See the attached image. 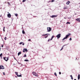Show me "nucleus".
Instances as JSON below:
<instances>
[{
	"label": "nucleus",
	"instance_id": "obj_9",
	"mask_svg": "<svg viewBox=\"0 0 80 80\" xmlns=\"http://www.w3.org/2000/svg\"><path fill=\"white\" fill-rule=\"evenodd\" d=\"M0 69H5V68L3 66L1 65L0 66Z\"/></svg>",
	"mask_w": 80,
	"mask_h": 80
},
{
	"label": "nucleus",
	"instance_id": "obj_22",
	"mask_svg": "<svg viewBox=\"0 0 80 80\" xmlns=\"http://www.w3.org/2000/svg\"><path fill=\"white\" fill-rule=\"evenodd\" d=\"M24 61H25V62H28V60L27 59H25Z\"/></svg>",
	"mask_w": 80,
	"mask_h": 80
},
{
	"label": "nucleus",
	"instance_id": "obj_41",
	"mask_svg": "<svg viewBox=\"0 0 80 80\" xmlns=\"http://www.w3.org/2000/svg\"><path fill=\"white\" fill-rule=\"evenodd\" d=\"M25 45V44H24V43H23L22 45Z\"/></svg>",
	"mask_w": 80,
	"mask_h": 80
},
{
	"label": "nucleus",
	"instance_id": "obj_24",
	"mask_svg": "<svg viewBox=\"0 0 80 80\" xmlns=\"http://www.w3.org/2000/svg\"><path fill=\"white\" fill-rule=\"evenodd\" d=\"M15 16H16V17H17V16H18V14H15Z\"/></svg>",
	"mask_w": 80,
	"mask_h": 80
},
{
	"label": "nucleus",
	"instance_id": "obj_13",
	"mask_svg": "<svg viewBox=\"0 0 80 80\" xmlns=\"http://www.w3.org/2000/svg\"><path fill=\"white\" fill-rule=\"evenodd\" d=\"M21 52H20L18 53V56H19L20 54H21Z\"/></svg>",
	"mask_w": 80,
	"mask_h": 80
},
{
	"label": "nucleus",
	"instance_id": "obj_31",
	"mask_svg": "<svg viewBox=\"0 0 80 80\" xmlns=\"http://www.w3.org/2000/svg\"><path fill=\"white\" fill-rule=\"evenodd\" d=\"M54 37V36H52V38H52V39H53V38Z\"/></svg>",
	"mask_w": 80,
	"mask_h": 80
},
{
	"label": "nucleus",
	"instance_id": "obj_40",
	"mask_svg": "<svg viewBox=\"0 0 80 80\" xmlns=\"http://www.w3.org/2000/svg\"><path fill=\"white\" fill-rule=\"evenodd\" d=\"M48 41L50 42V39L48 40Z\"/></svg>",
	"mask_w": 80,
	"mask_h": 80
},
{
	"label": "nucleus",
	"instance_id": "obj_34",
	"mask_svg": "<svg viewBox=\"0 0 80 80\" xmlns=\"http://www.w3.org/2000/svg\"><path fill=\"white\" fill-rule=\"evenodd\" d=\"M22 2H25V0H23Z\"/></svg>",
	"mask_w": 80,
	"mask_h": 80
},
{
	"label": "nucleus",
	"instance_id": "obj_47",
	"mask_svg": "<svg viewBox=\"0 0 80 80\" xmlns=\"http://www.w3.org/2000/svg\"><path fill=\"white\" fill-rule=\"evenodd\" d=\"M79 7H80V6H79Z\"/></svg>",
	"mask_w": 80,
	"mask_h": 80
},
{
	"label": "nucleus",
	"instance_id": "obj_17",
	"mask_svg": "<svg viewBox=\"0 0 80 80\" xmlns=\"http://www.w3.org/2000/svg\"><path fill=\"white\" fill-rule=\"evenodd\" d=\"M63 9H67V6H64Z\"/></svg>",
	"mask_w": 80,
	"mask_h": 80
},
{
	"label": "nucleus",
	"instance_id": "obj_20",
	"mask_svg": "<svg viewBox=\"0 0 80 80\" xmlns=\"http://www.w3.org/2000/svg\"><path fill=\"white\" fill-rule=\"evenodd\" d=\"M54 75L56 77H57V73H56V72L54 73Z\"/></svg>",
	"mask_w": 80,
	"mask_h": 80
},
{
	"label": "nucleus",
	"instance_id": "obj_38",
	"mask_svg": "<svg viewBox=\"0 0 80 80\" xmlns=\"http://www.w3.org/2000/svg\"><path fill=\"white\" fill-rule=\"evenodd\" d=\"M53 39L52 38H51L50 39V40H52Z\"/></svg>",
	"mask_w": 80,
	"mask_h": 80
},
{
	"label": "nucleus",
	"instance_id": "obj_14",
	"mask_svg": "<svg viewBox=\"0 0 80 80\" xmlns=\"http://www.w3.org/2000/svg\"><path fill=\"white\" fill-rule=\"evenodd\" d=\"M17 77H22V74L19 75H18Z\"/></svg>",
	"mask_w": 80,
	"mask_h": 80
},
{
	"label": "nucleus",
	"instance_id": "obj_45",
	"mask_svg": "<svg viewBox=\"0 0 80 80\" xmlns=\"http://www.w3.org/2000/svg\"><path fill=\"white\" fill-rule=\"evenodd\" d=\"M75 15H77V14H75Z\"/></svg>",
	"mask_w": 80,
	"mask_h": 80
},
{
	"label": "nucleus",
	"instance_id": "obj_23",
	"mask_svg": "<svg viewBox=\"0 0 80 80\" xmlns=\"http://www.w3.org/2000/svg\"><path fill=\"white\" fill-rule=\"evenodd\" d=\"M7 3L8 5H10V3L9 2H8Z\"/></svg>",
	"mask_w": 80,
	"mask_h": 80
},
{
	"label": "nucleus",
	"instance_id": "obj_37",
	"mask_svg": "<svg viewBox=\"0 0 80 80\" xmlns=\"http://www.w3.org/2000/svg\"><path fill=\"white\" fill-rule=\"evenodd\" d=\"M2 47H3V45H2V46H1Z\"/></svg>",
	"mask_w": 80,
	"mask_h": 80
},
{
	"label": "nucleus",
	"instance_id": "obj_26",
	"mask_svg": "<svg viewBox=\"0 0 80 80\" xmlns=\"http://www.w3.org/2000/svg\"><path fill=\"white\" fill-rule=\"evenodd\" d=\"M63 47H64V46H63V47H62V48H61V49L60 50V51H61V50H63Z\"/></svg>",
	"mask_w": 80,
	"mask_h": 80
},
{
	"label": "nucleus",
	"instance_id": "obj_12",
	"mask_svg": "<svg viewBox=\"0 0 80 80\" xmlns=\"http://www.w3.org/2000/svg\"><path fill=\"white\" fill-rule=\"evenodd\" d=\"M78 80H80V74L78 75Z\"/></svg>",
	"mask_w": 80,
	"mask_h": 80
},
{
	"label": "nucleus",
	"instance_id": "obj_48",
	"mask_svg": "<svg viewBox=\"0 0 80 80\" xmlns=\"http://www.w3.org/2000/svg\"><path fill=\"white\" fill-rule=\"evenodd\" d=\"M16 77H17V76H16Z\"/></svg>",
	"mask_w": 80,
	"mask_h": 80
},
{
	"label": "nucleus",
	"instance_id": "obj_29",
	"mask_svg": "<svg viewBox=\"0 0 80 80\" xmlns=\"http://www.w3.org/2000/svg\"><path fill=\"white\" fill-rule=\"evenodd\" d=\"M4 39V40H7V37H5Z\"/></svg>",
	"mask_w": 80,
	"mask_h": 80
},
{
	"label": "nucleus",
	"instance_id": "obj_35",
	"mask_svg": "<svg viewBox=\"0 0 80 80\" xmlns=\"http://www.w3.org/2000/svg\"><path fill=\"white\" fill-rule=\"evenodd\" d=\"M69 40H72V38H70L69 39Z\"/></svg>",
	"mask_w": 80,
	"mask_h": 80
},
{
	"label": "nucleus",
	"instance_id": "obj_33",
	"mask_svg": "<svg viewBox=\"0 0 80 80\" xmlns=\"http://www.w3.org/2000/svg\"><path fill=\"white\" fill-rule=\"evenodd\" d=\"M54 1H55L54 0H52L51 1V2H54Z\"/></svg>",
	"mask_w": 80,
	"mask_h": 80
},
{
	"label": "nucleus",
	"instance_id": "obj_42",
	"mask_svg": "<svg viewBox=\"0 0 80 80\" xmlns=\"http://www.w3.org/2000/svg\"><path fill=\"white\" fill-rule=\"evenodd\" d=\"M66 18H64V19H66Z\"/></svg>",
	"mask_w": 80,
	"mask_h": 80
},
{
	"label": "nucleus",
	"instance_id": "obj_18",
	"mask_svg": "<svg viewBox=\"0 0 80 80\" xmlns=\"http://www.w3.org/2000/svg\"><path fill=\"white\" fill-rule=\"evenodd\" d=\"M70 77H71V79H72V80H73V77L72 76V75H70Z\"/></svg>",
	"mask_w": 80,
	"mask_h": 80
},
{
	"label": "nucleus",
	"instance_id": "obj_6",
	"mask_svg": "<svg viewBox=\"0 0 80 80\" xmlns=\"http://www.w3.org/2000/svg\"><path fill=\"white\" fill-rule=\"evenodd\" d=\"M57 16H58V15H53L52 16H51V18H55L57 17Z\"/></svg>",
	"mask_w": 80,
	"mask_h": 80
},
{
	"label": "nucleus",
	"instance_id": "obj_30",
	"mask_svg": "<svg viewBox=\"0 0 80 80\" xmlns=\"http://www.w3.org/2000/svg\"><path fill=\"white\" fill-rule=\"evenodd\" d=\"M22 43H23V42H20V45H22Z\"/></svg>",
	"mask_w": 80,
	"mask_h": 80
},
{
	"label": "nucleus",
	"instance_id": "obj_10",
	"mask_svg": "<svg viewBox=\"0 0 80 80\" xmlns=\"http://www.w3.org/2000/svg\"><path fill=\"white\" fill-rule=\"evenodd\" d=\"M11 14H10V13L8 14L7 16L8 17V18H11Z\"/></svg>",
	"mask_w": 80,
	"mask_h": 80
},
{
	"label": "nucleus",
	"instance_id": "obj_36",
	"mask_svg": "<svg viewBox=\"0 0 80 80\" xmlns=\"http://www.w3.org/2000/svg\"><path fill=\"white\" fill-rule=\"evenodd\" d=\"M3 75H5V72H3Z\"/></svg>",
	"mask_w": 80,
	"mask_h": 80
},
{
	"label": "nucleus",
	"instance_id": "obj_19",
	"mask_svg": "<svg viewBox=\"0 0 80 80\" xmlns=\"http://www.w3.org/2000/svg\"><path fill=\"white\" fill-rule=\"evenodd\" d=\"M15 73H16V75L17 76H18V72H15Z\"/></svg>",
	"mask_w": 80,
	"mask_h": 80
},
{
	"label": "nucleus",
	"instance_id": "obj_3",
	"mask_svg": "<svg viewBox=\"0 0 80 80\" xmlns=\"http://www.w3.org/2000/svg\"><path fill=\"white\" fill-rule=\"evenodd\" d=\"M3 59L5 60V61H6V62H7L8 61V60L9 59V57H8L7 58L6 57H4Z\"/></svg>",
	"mask_w": 80,
	"mask_h": 80
},
{
	"label": "nucleus",
	"instance_id": "obj_28",
	"mask_svg": "<svg viewBox=\"0 0 80 80\" xmlns=\"http://www.w3.org/2000/svg\"><path fill=\"white\" fill-rule=\"evenodd\" d=\"M3 32H5V27H4L3 28Z\"/></svg>",
	"mask_w": 80,
	"mask_h": 80
},
{
	"label": "nucleus",
	"instance_id": "obj_15",
	"mask_svg": "<svg viewBox=\"0 0 80 80\" xmlns=\"http://www.w3.org/2000/svg\"><path fill=\"white\" fill-rule=\"evenodd\" d=\"M22 33L23 34H25V31L23 30H22Z\"/></svg>",
	"mask_w": 80,
	"mask_h": 80
},
{
	"label": "nucleus",
	"instance_id": "obj_39",
	"mask_svg": "<svg viewBox=\"0 0 80 80\" xmlns=\"http://www.w3.org/2000/svg\"><path fill=\"white\" fill-rule=\"evenodd\" d=\"M28 41H31V39H28Z\"/></svg>",
	"mask_w": 80,
	"mask_h": 80
},
{
	"label": "nucleus",
	"instance_id": "obj_11",
	"mask_svg": "<svg viewBox=\"0 0 80 80\" xmlns=\"http://www.w3.org/2000/svg\"><path fill=\"white\" fill-rule=\"evenodd\" d=\"M70 3V2L69 1H68L66 3L67 5H69V4Z\"/></svg>",
	"mask_w": 80,
	"mask_h": 80
},
{
	"label": "nucleus",
	"instance_id": "obj_32",
	"mask_svg": "<svg viewBox=\"0 0 80 80\" xmlns=\"http://www.w3.org/2000/svg\"><path fill=\"white\" fill-rule=\"evenodd\" d=\"M59 75H61L62 73H61V72H59Z\"/></svg>",
	"mask_w": 80,
	"mask_h": 80
},
{
	"label": "nucleus",
	"instance_id": "obj_25",
	"mask_svg": "<svg viewBox=\"0 0 80 80\" xmlns=\"http://www.w3.org/2000/svg\"><path fill=\"white\" fill-rule=\"evenodd\" d=\"M2 55H3V54L2 53H1L0 54V57H2Z\"/></svg>",
	"mask_w": 80,
	"mask_h": 80
},
{
	"label": "nucleus",
	"instance_id": "obj_2",
	"mask_svg": "<svg viewBox=\"0 0 80 80\" xmlns=\"http://www.w3.org/2000/svg\"><path fill=\"white\" fill-rule=\"evenodd\" d=\"M32 74H33V75H35V76L36 77H38V74H37V73L35 72H33Z\"/></svg>",
	"mask_w": 80,
	"mask_h": 80
},
{
	"label": "nucleus",
	"instance_id": "obj_46",
	"mask_svg": "<svg viewBox=\"0 0 80 80\" xmlns=\"http://www.w3.org/2000/svg\"><path fill=\"white\" fill-rule=\"evenodd\" d=\"M0 17H1V16H0Z\"/></svg>",
	"mask_w": 80,
	"mask_h": 80
},
{
	"label": "nucleus",
	"instance_id": "obj_8",
	"mask_svg": "<svg viewBox=\"0 0 80 80\" xmlns=\"http://www.w3.org/2000/svg\"><path fill=\"white\" fill-rule=\"evenodd\" d=\"M45 35H47V36L44 37L45 38H47V37H48V34H43L42 35V36H45Z\"/></svg>",
	"mask_w": 80,
	"mask_h": 80
},
{
	"label": "nucleus",
	"instance_id": "obj_5",
	"mask_svg": "<svg viewBox=\"0 0 80 80\" xmlns=\"http://www.w3.org/2000/svg\"><path fill=\"white\" fill-rule=\"evenodd\" d=\"M47 30H48V32H50L51 31V30H52V28H51L50 27H49V28H47Z\"/></svg>",
	"mask_w": 80,
	"mask_h": 80
},
{
	"label": "nucleus",
	"instance_id": "obj_21",
	"mask_svg": "<svg viewBox=\"0 0 80 80\" xmlns=\"http://www.w3.org/2000/svg\"><path fill=\"white\" fill-rule=\"evenodd\" d=\"M67 24H70V22H67L66 23Z\"/></svg>",
	"mask_w": 80,
	"mask_h": 80
},
{
	"label": "nucleus",
	"instance_id": "obj_44",
	"mask_svg": "<svg viewBox=\"0 0 80 80\" xmlns=\"http://www.w3.org/2000/svg\"><path fill=\"white\" fill-rule=\"evenodd\" d=\"M8 13H9V12H8Z\"/></svg>",
	"mask_w": 80,
	"mask_h": 80
},
{
	"label": "nucleus",
	"instance_id": "obj_27",
	"mask_svg": "<svg viewBox=\"0 0 80 80\" xmlns=\"http://www.w3.org/2000/svg\"><path fill=\"white\" fill-rule=\"evenodd\" d=\"M27 57V55H26V54H24V56L23 57Z\"/></svg>",
	"mask_w": 80,
	"mask_h": 80
},
{
	"label": "nucleus",
	"instance_id": "obj_1",
	"mask_svg": "<svg viewBox=\"0 0 80 80\" xmlns=\"http://www.w3.org/2000/svg\"><path fill=\"white\" fill-rule=\"evenodd\" d=\"M70 35V33H68V35H67L66 37L64 38L63 39H62V40H65V39H67V38H68V37H69Z\"/></svg>",
	"mask_w": 80,
	"mask_h": 80
},
{
	"label": "nucleus",
	"instance_id": "obj_16",
	"mask_svg": "<svg viewBox=\"0 0 80 80\" xmlns=\"http://www.w3.org/2000/svg\"><path fill=\"white\" fill-rule=\"evenodd\" d=\"M76 20H77V21H78V22H80V19L78 18Z\"/></svg>",
	"mask_w": 80,
	"mask_h": 80
},
{
	"label": "nucleus",
	"instance_id": "obj_7",
	"mask_svg": "<svg viewBox=\"0 0 80 80\" xmlns=\"http://www.w3.org/2000/svg\"><path fill=\"white\" fill-rule=\"evenodd\" d=\"M26 52H28V51L27 50V48H25L23 49V52L24 53H25Z\"/></svg>",
	"mask_w": 80,
	"mask_h": 80
},
{
	"label": "nucleus",
	"instance_id": "obj_43",
	"mask_svg": "<svg viewBox=\"0 0 80 80\" xmlns=\"http://www.w3.org/2000/svg\"><path fill=\"white\" fill-rule=\"evenodd\" d=\"M74 80H77V79H74Z\"/></svg>",
	"mask_w": 80,
	"mask_h": 80
},
{
	"label": "nucleus",
	"instance_id": "obj_4",
	"mask_svg": "<svg viewBox=\"0 0 80 80\" xmlns=\"http://www.w3.org/2000/svg\"><path fill=\"white\" fill-rule=\"evenodd\" d=\"M61 37V34L59 33L58 34L57 36H56V37L57 38V39H58V38H60Z\"/></svg>",
	"mask_w": 80,
	"mask_h": 80
}]
</instances>
